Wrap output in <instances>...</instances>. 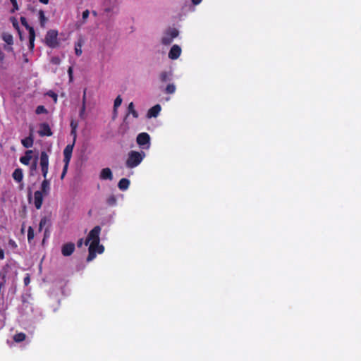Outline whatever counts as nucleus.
Masks as SVG:
<instances>
[{
  "mask_svg": "<svg viewBox=\"0 0 361 361\" xmlns=\"http://www.w3.org/2000/svg\"><path fill=\"white\" fill-rule=\"evenodd\" d=\"M122 103V98L121 96H118L116 99L114 100V114H116V109Z\"/></svg>",
  "mask_w": 361,
  "mask_h": 361,
  "instance_id": "b1692460",
  "label": "nucleus"
},
{
  "mask_svg": "<svg viewBox=\"0 0 361 361\" xmlns=\"http://www.w3.org/2000/svg\"><path fill=\"white\" fill-rule=\"evenodd\" d=\"M14 341L16 342H20L25 339V334L23 333L17 334L14 336Z\"/></svg>",
  "mask_w": 361,
  "mask_h": 361,
  "instance_id": "bb28decb",
  "label": "nucleus"
},
{
  "mask_svg": "<svg viewBox=\"0 0 361 361\" xmlns=\"http://www.w3.org/2000/svg\"><path fill=\"white\" fill-rule=\"evenodd\" d=\"M73 147H74V142H73V144L68 145L63 150V155H64L63 162H64V164H66V166H68L70 160L71 159Z\"/></svg>",
  "mask_w": 361,
  "mask_h": 361,
  "instance_id": "0eeeda50",
  "label": "nucleus"
},
{
  "mask_svg": "<svg viewBox=\"0 0 361 361\" xmlns=\"http://www.w3.org/2000/svg\"><path fill=\"white\" fill-rule=\"evenodd\" d=\"M44 193L42 191H35L34 193L35 206L37 209H39L43 202Z\"/></svg>",
  "mask_w": 361,
  "mask_h": 361,
  "instance_id": "1a4fd4ad",
  "label": "nucleus"
},
{
  "mask_svg": "<svg viewBox=\"0 0 361 361\" xmlns=\"http://www.w3.org/2000/svg\"><path fill=\"white\" fill-rule=\"evenodd\" d=\"M39 18L40 20V25L42 27L44 26L45 22L47 21V18L44 16V11L40 10L39 11Z\"/></svg>",
  "mask_w": 361,
  "mask_h": 361,
  "instance_id": "393cba45",
  "label": "nucleus"
},
{
  "mask_svg": "<svg viewBox=\"0 0 361 361\" xmlns=\"http://www.w3.org/2000/svg\"><path fill=\"white\" fill-rule=\"evenodd\" d=\"M68 166H66V164H64V167H63V172L61 173V178L63 179L67 172V170H68Z\"/></svg>",
  "mask_w": 361,
  "mask_h": 361,
  "instance_id": "58836bf2",
  "label": "nucleus"
},
{
  "mask_svg": "<svg viewBox=\"0 0 361 361\" xmlns=\"http://www.w3.org/2000/svg\"><path fill=\"white\" fill-rule=\"evenodd\" d=\"M24 61H25V62H26V63H27V62H28V59H27V58L26 57V56H25V55H24Z\"/></svg>",
  "mask_w": 361,
  "mask_h": 361,
  "instance_id": "603ef678",
  "label": "nucleus"
},
{
  "mask_svg": "<svg viewBox=\"0 0 361 361\" xmlns=\"http://www.w3.org/2000/svg\"><path fill=\"white\" fill-rule=\"evenodd\" d=\"M2 38L4 42H6L8 44H13V36L8 33H4L2 35Z\"/></svg>",
  "mask_w": 361,
  "mask_h": 361,
  "instance_id": "5701e85b",
  "label": "nucleus"
},
{
  "mask_svg": "<svg viewBox=\"0 0 361 361\" xmlns=\"http://www.w3.org/2000/svg\"><path fill=\"white\" fill-rule=\"evenodd\" d=\"M13 25L15 27L18 28V22L16 21V19H13Z\"/></svg>",
  "mask_w": 361,
  "mask_h": 361,
  "instance_id": "49530a36",
  "label": "nucleus"
},
{
  "mask_svg": "<svg viewBox=\"0 0 361 361\" xmlns=\"http://www.w3.org/2000/svg\"><path fill=\"white\" fill-rule=\"evenodd\" d=\"M179 31L176 28H169L166 30L161 37V43L164 45H169L173 39L178 37Z\"/></svg>",
  "mask_w": 361,
  "mask_h": 361,
  "instance_id": "7ed1b4c3",
  "label": "nucleus"
},
{
  "mask_svg": "<svg viewBox=\"0 0 361 361\" xmlns=\"http://www.w3.org/2000/svg\"><path fill=\"white\" fill-rule=\"evenodd\" d=\"M51 61L54 64L59 65L61 62V60L59 57L55 56V57L51 58Z\"/></svg>",
  "mask_w": 361,
  "mask_h": 361,
  "instance_id": "c9c22d12",
  "label": "nucleus"
},
{
  "mask_svg": "<svg viewBox=\"0 0 361 361\" xmlns=\"http://www.w3.org/2000/svg\"><path fill=\"white\" fill-rule=\"evenodd\" d=\"M86 92H87V89H85L83 91V96H82V104H86Z\"/></svg>",
  "mask_w": 361,
  "mask_h": 361,
  "instance_id": "ea45409f",
  "label": "nucleus"
},
{
  "mask_svg": "<svg viewBox=\"0 0 361 361\" xmlns=\"http://www.w3.org/2000/svg\"><path fill=\"white\" fill-rule=\"evenodd\" d=\"M32 150H27L25 152V155L20 159V162L25 165H28L30 161L32 159Z\"/></svg>",
  "mask_w": 361,
  "mask_h": 361,
  "instance_id": "f3484780",
  "label": "nucleus"
},
{
  "mask_svg": "<svg viewBox=\"0 0 361 361\" xmlns=\"http://www.w3.org/2000/svg\"><path fill=\"white\" fill-rule=\"evenodd\" d=\"M149 135L146 133H140L137 137V142L139 145H144L149 142Z\"/></svg>",
  "mask_w": 361,
  "mask_h": 361,
  "instance_id": "ddd939ff",
  "label": "nucleus"
},
{
  "mask_svg": "<svg viewBox=\"0 0 361 361\" xmlns=\"http://www.w3.org/2000/svg\"><path fill=\"white\" fill-rule=\"evenodd\" d=\"M94 16H97V13L95 11H92Z\"/></svg>",
  "mask_w": 361,
  "mask_h": 361,
  "instance_id": "864d4df0",
  "label": "nucleus"
},
{
  "mask_svg": "<svg viewBox=\"0 0 361 361\" xmlns=\"http://www.w3.org/2000/svg\"><path fill=\"white\" fill-rule=\"evenodd\" d=\"M82 243H83V239L82 238L79 239L77 243L78 247H80L82 245Z\"/></svg>",
  "mask_w": 361,
  "mask_h": 361,
  "instance_id": "79ce46f5",
  "label": "nucleus"
},
{
  "mask_svg": "<svg viewBox=\"0 0 361 361\" xmlns=\"http://www.w3.org/2000/svg\"><path fill=\"white\" fill-rule=\"evenodd\" d=\"M145 154L144 152H138L136 151H131L128 154V157L126 160V166L128 168H134L139 165L142 161Z\"/></svg>",
  "mask_w": 361,
  "mask_h": 361,
  "instance_id": "f03ea898",
  "label": "nucleus"
},
{
  "mask_svg": "<svg viewBox=\"0 0 361 361\" xmlns=\"http://www.w3.org/2000/svg\"><path fill=\"white\" fill-rule=\"evenodd\" d=\"M181 53V49L178 45H173L169 53V57L171 59H177Z\"/></svg>",
  "mask_w": 361,
  "mask_h": 361,
  "instance_id": "9d476101",
  "label": "nucleus"
},
{
  "mask_svg": "<svg viewBox=\"0 0 361 361\" xmlns=\"http://www.w3.org/2000/svg\"><path fill=\"white\" fill-rule=\"evenodd\" d=\"M108 202L109 204H114L116 203V198L114 197L109 198Z\"/></svg>",
  "mask_w": 361,
  "mask_h": 361,
  "instance_id": "a19ab883",
  "label": "nucleus"
},
{
  "mask_svg": "<svg viewBox=\"0 0 361 361\" xmlns=\"http://www.w3.org/2000/svg\"><path fill=\"white\" fill-rule=\"evenodd\" d=\"M9 244H10L12 247H16V245L15 242H14L13 240H9Z\"/></svg>",
  "mask_w": 361,
  "mask_h": 361,
  "instance_id": "c03bdc74",
  "label": "nucleus"
},
{
  "mask_svg": "<svg viewBox=\"0 0 361 361\" xmlns=\"http://www.w3.org/2000/svg\"><path fill=\"white\" fill-rule=\"evenodd\" d=\"M68 75H69V81L71 82L73 80V68L72 67H69L68 70Z\"/></svg>",
  "mask_w": 361,
  "mask_h": 361,
  "instance_id": "e433bc0d",
  "label": "nucleus"
},
{
  "mask_svg": "<svg viewBox=\"0 0 361 361\" xmlns=\"http://www.w3.org/2000/svg\"><path fill=\"white\" fill-rule=\"evenodd\" d=\"M24 281H25V285H27V284L30 282V279H29V277H26V278H25Z\"/></svg>",
  "mask_w": 361,
  "mask_h": 361,
  "instance_id": "09e8293b",
  "label": "nucleus"
},
{
  "mask_svg": "<svg viewBox=\"0 0 361 361\" xmlns=\"http://www.w3.org/2000/svg\"><path fill=\"white\" fill-rule=\"evenodd\" d=\"M89 14H90V12L88 10H85L83 13H82V21L81 22L82 24L85 23L87 18H88L89 16Z\"/></svg>",
  "mask_w": 361,
  "mask_h": 361,
  "instance_id": "2f4dec72",
  "label": "nucleus"
},
{
  "mask_svg": "<svg viewBox=\"0 0 361 361\" xmlns=\"http://www.w3.org/2000/svg\"><path fill=\"white\" fill-rule=\"evenodd\" d=\"M47 110L44 107V106H38L36 109V114H40L42 113H44L46 112Z\"/></svg>",
  "mask_w": 361,
  "mask_h": 361,
  "instance_id": "7c9ffc66",
  "label": "nucleus"
},
{
  "mask_svg": "<svg viewBox=\"0 0 361 361\" xmlns=\"http://www.w3.org/2000/svg\"><path fill=\"white\" fill-rule=\"evenodd\" d=\"M50 224H51V220H50V218L48 217V216H44L40 220V222H39V231L41 232L42 228H44V226H48V227L50 226ZM48 228H47L45 229V232H44V238H46L47 236V233H48ZM44 240H45V238L43 239V241L42 243H44Z\"/></svg>",
  "mask_w": 361,
  "mask_h": 361,
  "instance_id": "6e6552de",
  "label": "nucleus"
},
{
  "mask_svg": "<svg viewBox=\"0 0 361 361\" xmlns=\"http://www.w3.org/2000/svg\"><path fill=\"white\" fill-rule=\"evenodd\" d=\"M39 1L43 3V4H48L49 0H39Z\"/></svg>",
  "mask_w": 361,
  "mask_h": 361,
  "instance_id": "8fccbe9b",
  "label": "nucleus"
},
{
  "mask_svg": "<svg viewBox=\"0 0 361 361\" xmlns=\"http://www.w3.org/2000/svg\"><path fill=\"white\" fill-rule=\"evenodd\" d=\"M100 178L104 180H112L113 175L111 169L109 168L103 169L100 173Z\"/></svg>",
  "mask_w": 361,
  "mask_h": 361,
  "instance_id": "dca6fc26",
  "label": "nucleus"
},
{
  "mask_svg": "<svg viewBox=\"0 0 361 361\" xmlns=\"http://www.w3.org/2000/svg\"><path fill=\"white\" fill-rule=\"evenodd\" d=\"M21 23L26 27V29L29 31V41H30V49H33L34 48V41L35 37V30L32 27H30L26 20L25 17L20 18Z\"/></svg>",
  "mask_w": 361,
  "mask_h": 361,
  "instance_id": "423d86ee",
  "label": "nucleus"
},
{
  "mask_svg": "<svg viewBox=\"0 0 361 361\" xmlns=\"http://www.w3.org/2000/svg\"><path fill=\"white\" fill-rule=\"evenodd\" d=\"M4 251L0 249V259H4Z\"/></svg>",
  "mask_w": 361,
  "mask_h": 361,
  "instance_id": "de8ad7c7",
  "label": "nucleus"
},
{
  "mask_svg": "<svg viewBox=\"0 0 361 361\" xmlns=\"http://www.w3.org/2000/svg\"><path fill=\"white\" fill-rule=\"evenodd\" d=\"M39 134L40 136H51L52 132L49 125L46 123H43L39 126Z\"/></svg>",
  "mask_w": 361,
  "mask_h": 361,
  "instance_id": "f8f14e48",
  "label": "nucleus"
},
{
  "mask_svg": "<svg viewBox=\"0 0 361 361\" xmlns=\"http://www.w3.org/2000/svg\"><path fill=\"white\" fill-rule=\"evenodd\" d=\"M47 94H48L49 97H51V99H53V100H54V102L55 103H56V102H57V94H55V93H54V92H49L47 93Z\"/></svg>",
  "mask_w": 361,
  "mask_h": 361,
  "instance_id": "f704fd0d",
  "label": "nucleus"
},
{
  "mask_svg": "<svg viewBox=\"0 0 361 361\" xmlns=\"http://www.w3.org/2000/svg\"><path fill=\"white\" fill-rule=\"evenodd\" d=\"M101 231V228L99 226H96L94 227L89 233L87 239L85 241V245L89 246V255L87 257V261L90 262L93 260L96 254H101L104 252V246L99 244V233Z\"/></svg>",
  "mask_w": 361,
  "mask_h": 361,
  "instance_id": "f257e3e1",
  "label": "nucleus"
},
{
  "mask_svg": "<svg viewBox=\"0 0 361 361\" xmlns=\"http://www.w3.org/2000/svg\"><path fill=\"white\" fill-rule=\"evenodd\" d=\"M128 114H131L134 118H137L138 117V113L134 109L133 102H130L128 104Z\"/></svg>",
  "mask_w": 361,
  "mask_h": 361,
  "instance_id": "4be33fe9",
  "label": "nucleus"
},
{
  "mask_svg": "<svg viewBox=\"0 0 361 361\" xmlns=\"http://www.w3.org/2000/svg\"><path fill=\"white\" fill-rule=\"evenodd\" d=\"M201 1L202 0H192V2L193 3V4L197 5L201 2Z\"/></svg>",
  "mask_w": 361,
  "mask_h": 361,
  "instance_id": "a18cd8bd",
  "label": "nucleus"
},
{
  "mask_svg": "<svg viewBox=\"0 0 361 361\" xmlns=\"http://www.w3.org/2000/svg\"><path fill=\"white\" fill-rule=\"evenodd\" d=\"M84 43V40L82 38H80L78 42L75 44V53L77 56H80L82 53V46Z\"/></svg>",
  "mask_w": 361,
  "mask_h": 361,
  "instance_id": "a211bd4d",
  "label": "nucleus"
},
{
  "mask_svg": "<svg viewBox=\"0 0 361 361\" xmlns=\"http://www.w3.org/2000/svg\"><path fill=\"white\" fill-rule=\"evenodd\" d=\"M169 73L164 71L160 74V79L162 82H166L169 80Z\"/></svg>",
  "mask_w": 361,
  "mask_h": 361,
  "instance_id": "cd10ccee",
  "label": "nucleus"
},
{
  "mask_svg": "<svg viewBox=\"0 0 361 361\" xmlns=\"http://www.w3.org/2000/svg\"><path fill=\"white\" fill-rule=\"evenodd\" d=\"M37 159H38V157H35V161H34V162L32 163V166H31V169H30V170H31V171H30V175H32V176L33 175V171H36V169H37Z\"/></svg>",
  "mask_w": 361,
  "mask_h": 361,
  "instance_id": "c756f323",
  "label": "nucleus"
},
{
  "mask_svg": "<svg viewBox=\"0 0 361 361\" xmlns=\"http://www.w3.org/2000/svg\"><path fill=\"white\" fill-rule=\"evenodd\" d=\"M161 111V106L159 104H156L151 109H149L147 114V117L150 118L152 117H157Z\"/></svg>",
  "mask_w": 361,
  "mask_h": 361,
  "instance_id": "2eb2a0df",
  "label": "nucleus"
},
{
  "mask_svg": "<svg viewBox=\"0 0 361 361\" xmlns=\"http://www.w3.org/2000/svg\"><path fill=\"white\" fill-rule=\"evenodd\" d=\"M75 250V245L73 243H68L63 245L61 252L63 256H70Z\"/></svg>",
  "mask_w": 361,
  "mask_h": 361,
  "instance_id": "9b49d317",
  "label": "nucleus"
},
{
  "mask_svg": "<svg viewBox=\"0 0 361 361\" xmlns=\"http://www.w3.org/2000/svg\"><path fill=\"white\" fill-rule=\"evenodd\" d=\"M50 190V182L49 180L47 179V177L44 178V180L41 184V188L39 191H42L44 193V196L49 195Z\"/></svg>",
  "mask_w": 361,
  "mask_h": 361,
  "instance_id": "4468645a",
  "label": "nucleus"
},
{
  "mask_svg": "<svg viewBox=\"0 0 361 361\" xmlns=\"http://www.w3.org/2000/svg\"><path fill=\"white\" fill-rule=\"evenodd\" d=\"M22 144L26 148L31 147L33 145V137L32 134L25 139L22 140Z\"/></svg>",
  "mask_w": 361,
  "mask_h": 361,
  "instance_id": "aec40b11",
  "label": "nucleus"
},
{
  "mask_svg": "<svg viewBox=\"0 0 361 361\" xmlns=\"http://www.w3.org/2000/svg\"><path fill=\"white\" fill-rule=\"evenodd\" d=\"M10 1L11 2V4L13 6V8L11 10V12H14L15 11L18 10V6L16 0H10Z\"/></svg>",
  "mask_w": 361,
  "mask_h": 361,
  "instance_id": "72a5a7b5",
  "label": "nucleus"
},
{
  "mask_svg": "<svg viewBox=\"0 0 361 361\" xmlns=\"http://www.w3.org/2000/svg\"><path fill=\"white\" fill-rule=\"evenodd\" d=\"M34 238V231L31 226L28 228L27 231V239L28 241H30Z\"/></svg>",
  "mask_w": 361,
  "mask_h": 361,
  "instance_id": "c85d7f7f",
  "label": "nucleus"
},
{
  "mask_svg": "<svg viewBox=\"0 0 361 361\" xmlns=\"http://www.w3.org/2000/svg\"><path fill=\"white\" fill-rule=\"evenodd\" d=\"M39 164L44 178L47 177L49 169V156L45 152H42L39 158Z\"/></svg>",
  "mask_w": 361,
  "mask_h": 361,
  "instance_id": "39448f33",
  "label": "nucleus"
},
{
  "mask_svg": "<svg viewBox=\"0 0 361 361\" xmlns=\"http://www.w3.org/2000/svg\"><path fill=\"white\" fill-rule=\"evenodd\" d=\"M23 171L20 169H16L13 173V178L17 182H21V180H23Z\"/></svg>",
  "mask_w": 361,
  "mask_h": 361,
  "instance_id": "6ab92c4d",
  "label": "nucleus"
},
{
  "mask_svg": "<svg viewBox=\"0 0 361 361\" xmlns=\"http://www.w3.org/2000/svg\"><path fill=\"white\" fill-rule=\"evenodd\" d=\"M85 109H86V104H82V107H81V109H80V114H79L80 117L82 118H84Z\"/></svg>",
  "mask_w": 361,
  "mask_h": 361,
  "instance_id": "473e14b6",
  "label": "nucleus"
},
{
  "mask_svg": "<svg viewBox=\"0 0 361 361\" xmlns=\"http://www.w3.org/2000/svg\"><path fill=\"white\" fill-rule=\"evenodd\" d=\"M4 59V53L0 50V61H2Z\"/></svg>",
  "mask_w": 361,
  "mask_h": 361,
  "instance_id": "37998d69",
  "label": "nucleus"
},
{
  "mask_svg": "<svg viewBox=\"0 0 361 361\" xmlns=\"http://www.w3.org/2000/svg\"><path fill=\"white\" fill-rule=\"evenodd\" d=\"M12 49H13L11 47L8 48V50H9V51H12Z\"/></svg>",
  "mask_w": 361,
  "mask_h": 361,
  "instance_id": "5fc2aeb1",
  "label": "nucleus"
},
{
  "mask_svg": "<svg viewBox=\"0 0 361 361\" xmlns=\"http://www.w3.org/2000/svg\"><path fill=\"white\" fill-rule=\"evenodd\" d=\"M175 91L176 86L173 84H169L165 89V92L167 94H173L175 92Z\"/></svg>",
  "mask_w": 361,
  "mask_h": 361,
  "instance_id": "a878e982",
  "label": "nucleus"
},
{
  "mask_svg": "<svg viewBox=\"0 0 361 361\" xmlns=\"http://www.w3.org/2000/svg\"><path fill=\"white\" fill-rule=\"evenodd\" d=\"M58 32L56 30H51L47 32L45 37L46 44L52 48L58 47L59 42L57 39Z\"/></svg>",
  "mask_w": 361,
  "mask_h": 361,
  "instance_id": "20e7f679",
  "label": "nucleus"
},
{
  "mask_svg": "<svg viewBox=\"0 0 361 361\" xmlns=\"http://www.w3.org/2000/svg\"><path fill=\"white\" fill-rule=\"evenodd\" d=\"M129 184H130V181L128 179L122 178L120 180L118 186L121 190H125L128 188Z\"/></svg>",
  "mask_w": 361,
  "mask_h": 361,
  "instance_id": "412c9836",
  "label": "nucleus"
},
{
  "mask_svg": "<svg viewBox=\"0 0 361 361\" xmlns=\"http://www.w3.org/2000/svg\"><path fill=\"white\" fill-rule=\"evenodd\" d=\"M75 125H77V123H74L72 121V122H71V128H73L75 126Z\"/></svg>",
  "mask_w": 361,
  "mask_h": 361,
  "instance_id": "3c124183",
  "label": "nucleus"
},
{
  "mask_svg": "<svg viewBox=\"0 0 361 361\" xmlns=\"http://www.w3.org/2000/svg\"><path fill=\"white\" fill-rule=\"evenodd\" d=\"M76 128H77V125H75V126L73 128L72 130H71V135L73 136V142H75V140H76Z\"/></svg>",
  "mask_w": 361,
  "mask_h": 361,
  "instance_id": "4c0bfd02",
  "label": "nucleus"
}]
</instances>
